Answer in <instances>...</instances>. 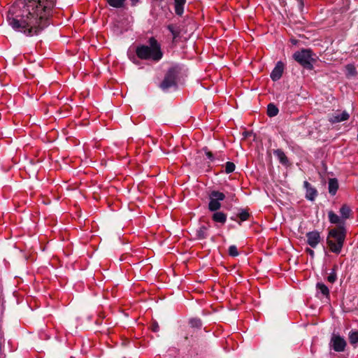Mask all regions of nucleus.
<instances>
[{
    "label": "nucleus",
    "instance_id": "nucleus-15",
    "mask_svg": "<svg viewBox=\"0 0 358 358\" xmlns=\"http://www.w3.org/2000/svg\"><path fill=\"white\" fill-rule=\"evenodd\" d=\"M212 220L216 223H220L224 225L227 222V214L222 211L213 212L212 215Z\"/></svg>",
    "mask_w": 358,
    "mask_h": 358
},
{
    "label": "nucleus",
    "instance_id": "nucleus-13",
    "mask_svg": "<svg viewBox=\"0 0 358 358\" xmlns=\"http://www.w3.org/2000/svg\"><path fill=\"white\" fill-rule=\"evenodd\" d=\"M273 154L278 159L280 164L285 166H289L291 163L289 161L288 157L282 149H276L273 150Z\"/></svg>",
    "mask_w": 358,
    "mask_h": 358
},
{
    "label": "nucleus",
    "instance_id": "nucleus-34",
    "mask_svg": "<svg viewBox=\"0 0 358 358\" xmlns=\"http://www.w3.org/2000/svg\"><path fill=\"white\" fill-rule=\"evenodd\" d=\"M252 134V131H244L242 134L244 138H247L250 137Z\"/></svg>",
    "mask_w": 358,
    "mask_h": 358
},
{
    "label": "nucleus",
    "instance_id": "nucleus-40",
    "mask_svg": "<svg viewBox=\"0 0 358 358\" xmlns=\"http://www.w3.org/2000/svg\"><path fill=\"white\" fill-rule=\"evenodd\" d=\"M156 1L161 3L163 2H166L167 0H156Z\"/></svg>",
    "mask_w": 358,
    "mask_h": 358
},
{
    "label": "nucleus",
    "instance_id": "nucleus-37",
    "mask_svg": "<svg viewBox=\"0 0 358 358\" xmlns=\"http://www.w3.org/2000/svg\"><path fill=\"white\" fill-rule=\"evenodd\" d=\"M290 41L293 45H296L298 43V40L294 38H291Z\"/></svg>",
    "mask_w": 358,
    "mask_h": 358
},
{
    "label": "nucleus",
    "instance_id": "nucleus-8",
    "mask_svg": "<svg viewBox=\"0 0 358 358\" xmlns=\"http://www.w3.org/2000/svg\"><path fill=\"white\" fill-rule=\"evenodd\" d=\"M251 217L252 215L248 208H240L238 213L235 216L231 217V220L241 225L243 222L248 220Z\"/></svg>",
    "mask_w": 358,
    "mask_h": 358
},
{
    "label": "nucleus",
    "instance_id": "nucleus-31",
    "mask_svg": "<svg viewBox=\"0 0 358 358\" xmlns=\"http://www.w3.org/2000/svg\"><path fill=\"white\" fill-rule=\"evenodd\" d=\"M150 329L153 332H157L159 329L158 323L156 321H153L150 324Z\"/></svg>",
    "mask_w": 358,
    "mask_h": 358
},
{
    "label": "nucleus",
    "instance_id": "nucleus-16",
    "mask_svg": "<svg viewBox=\"0 0 358 358\" xmlns=\"http://www.w3.org/2000/svg\"><path fill=\"white\" fill-rule=\"evenodd\" d=\"M340 214L341 217L343 220H346L347 219H349L352 215V210L351 208L346 203H344L341 206L340 208Z\"/></svg>",
    "mask_w": 358,
    "mask_h": 358
},
{
    "label": "nucleus",
    "instance_id": "nucleus-23",
    "mask_svg": "<svg viewBox=\"0 0 358 358\" xmlns=\"http://www.w3.org/2000/svg\"><path fill=\"white\" fill-rule=\"evenodd\" d=\"M189 327L192 329H201L202 327V322L199 318L193 317L189 320Z\"/></svg>",
    "mask_w": 358,
    "mask_h": 358
},
{
    "label": "nucleus",
    "instance_id": "nucleus-4",
    "mask_svg": "<svg viewBox=\"0 0 358 358\" xmlns=\"http://www.w3.org/2000/svg\"><path fill=\"white\" fill-rule=\"evenodd\" d=\"M313 55L315 54L311 49L303 48L296 51L292 55V58L303 69L311 71L314 69L313 63H315L317 61L316 59L313 57Z\"/></svg>",
    "mask_w": 358,
    "mask_h": 358
},
{
    "label": "nucleus",
    "instance_id": "nucleus-35",
    "mask_svg": "<svg viewBox=\"0 0 358 358\" xmlns=\"http://www.w3.org/2000/svg\"><path fill=\"white\" fill-rule=\"evenodd\" d=\"M193 334H194V331L192 332H190L187 330V332L186 333L185 336V340H188L189 338V336H190L191 337L193 336Z\"/></svg>",
    "mask_w": 358,
    "mask_h": 358
},
{
    "label": "nucleus",
    "instance_id": "nucleus-14",
    "mask_svg": "<svg viewBox=\"0 0 358 358\" xmlns=\"http://www.w3.org/2000/svg\"><path fill=\"white\" fill-rule=\"evenodd\" d=\"M350 117V115L345 111H343L341 114L332 115L329 118V121L331 124H336L343 121L348 120Z\"/></svg>",
    "mask_w": 358,
    "mask_h": 358
},
{
    "label": "nucleus",
    "instance_id": "nucleus-19",
    "mask_svg": "<svg viewBox=\"0 0 358 358\" xmlns=\"http://www.w3.org/2000/svg\"><path fill=\"white\" fill-rule=\"evenodd\" d=\"M167 29L171 33L173 36V41H176L178 38L180 37L181 29L180 27L176 26L173 24H170L167 25Z\"/></svg>",
    "mask_w": 358,
    "mask_h": 358
},
{
    "label": "nucleus",
    "instance_id": "nucleus-28",
    "mask_svg": "<svg viewBox=\"0 0 358 358\" xmlns=\"http://www.w3.org/2000/svg\"><path fill=\"white\" fill-rule=\"evenodd\" d=\"M228 252L231 257H237L239 254L236 245L229 246Z\"/></svg>",
    "mask_w": 358,
    "mask_h": 358
},
{
    "label": "nucleus",
    "instance_id": "nucleus-22",
    "mask_svg": "<svg viewBox=\"0 0 358 358\" xmlns=\"http://www.w3.org/2000/svg\"><path fill=\"white\" fill-rule=\"evenodd\" d=\"M106 3L111 7L122 8L124 6L126 0H106Z\"/></svg>",
    "mask_w": 358,
    "mask_h": 358
},
{
    "label": "nucleus",
    "instance_id": "nucleus-21",
    "mask_svg": "<svg viewBox=\"0 0 358 358\" xmlns=\"http://www.w3.org/2000/svg\"><path fill=\"white\" fill-rule=\"evenodd\" d=\"M278 112L279 110L275 104L272 103L268 104L266 114L268 117H275L278 115Z\"/></svg>",
    "mask_w": 358,
    "mask_h": 358
},
{
    "label": "nucleus",
    "instance_id": "nucleus-7",
    "mask_svg": "<svg viewBox=\"0 0 358 358\" xmlns=\"http://www.w3.org/2000/svg\"><path fill=\"white\" fill-rule=\"evenodd\" d=\"M329 345L335 352H341L345 351L347 343L340 335L333 334Z\"/></svg>",
    "mask_w": 358,
    "mask_h": 358
},
{
    "label": "nucleus",
    "instance_id": "nucleus-25",
    "mask_svg": "<svg viewBox=\"0 0 358 358\" xmlns=\"http://www.w3.org/2000/svg\"><path fill=\"white\" fill-rule=\"evenodd\" d=\"M338 269V266L336 264H334L332 268V272L327 277V280L331 282L334 283L337 279V275H336V271Z\"/></svg>",
    "mask_w": 358,
    "mask_h": 358
},
{
    "label": "nucleus",
    "instance_id": "nucleus-33",
    "mask_svg": "<svg viewBox=\"0 0 358 358\" xmlns=\"http://www.w3.org/2000/svg\"><path fill=\"white\" fill-rule=\"evenodd\" d=\"M299 4V8L301 11L303 10L304 7V0H296Z\"/></svg>",
    "mask_w": 358,
    "mask_h": 358
},
{
    "label": "nucleus",
    "instance_id": "nucleus-6",
    "mask_svg": "<svg viewBox=\"0 0 358 358\" xmlns=\"http://www.w3.org/2000/svg\"><path fill=\"white\" fill-rule=\"evenodd\" d=\"M210 201L208 203V209L211 212H215L220 209L221 208V201L225 199V194L223 192L213 190L210 192Z\"/></svg>",
    "mask_w": 358,
    "mask_h": 358
},
{
    "label": "nucleus",
    "instance_id": "nucleus-27",
    "mask_svg": "<svg viewBox=\"0 0 358 358\" xmlns=\"http://www.w3.org/2000/svg\"><path fill=\"white\" fill-rule=\"evenodd\" d=\"M236 165L232 162H227L225 164V173L229 174L235 171Z\"/></svg>",
    "mask_w": 358,
    "mask_h": 358
},
{
    "label": "nucleus",
    "instance_id": "nucleus-38",
    "mask_svg": "<svg viewBox=\"0 0 358 358\" xmlns=\"http://www.w3.org/2000/svg\"><path fill=\"white\" fill-rule=\"evenodd\" d=\"M103 320V319L98 318V319L96 320V324H101V320Z\"/></svg>",
    "mask_w": 358,
    "mask_h": 358
},
{
    "label": "nucleus",
    "instance_id": "nucleus-2",
    "mask_svg": "<svg viewBox=\"0 0 358 358\" xmlns=\"http://www.w3.org/2000/svg\"><path fill=\"white\" fill-rule=\"evenodd\" d=\"M149 45H139L136 48L137 57L142 60L159 61L163 57L161 45L155 37L148 40Z\"/></svg>",
    "mask_w": 358,
    "mask_h": 358
},
{
    "label": "nucleus",
    "instance_id": "nucleus-3",
    "mask_svg": "<svg viewBox=\"0 0 358 358\" xmlns=\"http://www.w3.org/2000/svg\"><path fill=\"white\" fill-rule=\"evenodd\" d=\"M346 227H336L329 230L327 244L330 252L340 254L346 238Z\"/></svg>",
    "mask_w": 358,
    "mask_h": 358
},
{
    "label": "nucleus",
    "instance_id": "nucleus-12",
    "mask_svg": "<svg viewBox=\"0 0 358 358\" xmlns=\"http://www.w3.org/2000/svg\"><path fill=\"white\" fill-rule=\"evenodd\" d=\"M328 217L330 223L337 224L336 227H345V222L341 217H339L334 211L330 210L328 212Z\"/></svg>",
    "mask_w": 358,
    "mask_h": 358
},
{
    "label": "nucleus",
    "instance_id": "nucleus-20",
    "mask_svg": "<svg viewBox=\"0 0 358 358\" xmlns=\"http://www.w3.org/2000/svg\"><path fill=\"white\" fill-rule=\"evenodd\" d=\"M210 227L209 222L207 225H203L196 231V236L199 239H205L207 237V231Z\"/></svg>",
    "mask_w": 358,
    "mask_h": 358
},
{
    "label": "nucleus",
    "instance_id": "nucleus-26",
    "mask_svg": "<svg viewBox=\"0 0 358 358\" xmlns=\"http://www.w3.org/2000/svg\"><path fill=\"white\" fill-rule=\"evenodd\" d=\"M349 341L350 344H358V331H351L349 334Z\"/></svg>",
    "mask_w": 358,
    "mask_h": 358
},
{
    "label": "nucleus",
    "instance_id": "nucleus-32",
    "mask_svg": "<svg viewBox=\"0 0 358 358\" xmlns=\"http://www.w3.org/2000/svg\"><path fill=\"white\" fill-rule=\"evenodd\" d=\"M305 252L308 254L312 258L314 257L315 256V252L314 251L311 249V248H306V250H305Z\"/></svg>",
    "mask_w": 358,
    "mask_h": 358
},
{
    "label": "nucleus",
    "instance_id": "nucleus-17",
    "mask_svg": "<svg viewBox=\"0 0 358 358\" xmlns=\"http://www.w3.org/2000/svg\"><path fill=\"white\" fill-rule=\"evenodd\" d=\"M338 180L335 178H329L328 181V189H329V193L334 196L338 189Z\"/></svg>",
    "mask_w": 358,
    "mask_h": 358
},
{
    "label": "nucleus",
    "instance_id": "nucleus-11",
    "mask_svg": "<svg viewBox=\"0 0 358 358\" xmlns=\"http://www.w3.org/2000/svg\"><path fill=\"white\" fill-rule=\"evenodd\" d=\"M303 187L306 189V199L311 201H315L318 194L316 188L313 187L308 181L303 182Z\"/></svg>",
    "mask_w": 358,
    "mask_h": 358
},
{
    "label": "nucleus",
    "instance_id": "nucleus-1",
    "mask_svg": "<svg viewBox=\"0 0 358 358\" xmlns=\"http://www.w3.org/2000/svg\"><path fill=\"white\" fill-rule=\"evenodd\" d=\"M54 6V0H19L9 8L7 20L15 30L37 35L50 24Z\"/></svg>",
    "mask_w": 358,
    "mask_h": 358
},
{
    "label": "nucleus",
    "instance_id": "nucleus-9",
    "mask_svg": "<svg viewBox=\"0 0 358 358\" xmlns=\"http://www.w3.org/2000/svg\"><path fill=\"white\" fill-rule=\"evenodd\" d=\"M306 243L311 248H315L321 242L320 233L316 230L309 231L306 234Z\"/></svg>",
    "mask_w": 358,
    "mask_h": 358
},
{
    "label": "nucleus",
    "instance_id": "nucleus-18",
    "mask_svg": "<svg viewBox=\"0 0 358 358\" xmlns=\"http://www.w3.org/2000/svg\"><path fill=\"white\" fill-rule=\"evenodd\" d=\"M173 1L175 13L178 16L181 17L184 13L186 0H173Z\"/></svg>",
    "mask_w": 358,
    "mask_h": 358
},
{
    "label": "nucleus",
    "instance_id": "nucleus-5",
    "mask_svg": "<svg viewBox=\"0 0 358 358\" xmlns=\"http://www.w3.org/2000/svg\"><path fill=\"white\" fill-rule=\"evenodd\" d=\"M180 73V69L178 66H173L169 69L165 74L164 80L159 85V87L166 90L171 87L177 86V78Z\"/></svg>",
    "mask_w": 358,
    "mask_h": 358
},
{
    "label": "nucleus",
    "instance_id": "nucleus-29",
    "mask_svg": "<svg viewBox=\"0 0 358 358\" xmlns=\"http://www.w3.org/2000/svg\"><path fill=\"white\" fill-rule=\"evenodd\" d=\"M203 150L205 152L206 157L210 159V161L213 162L215 160L213 153L210 151L207 147L203 148Z\"/></svg>",
    "mask_w": 358,
    "mask_h": 358
},
{
    "label": "nucleus",
    "instance_id": "nucleus-39",
    "mask_svg": "<svg viewBox=\"0 0 358 358\" xmlns=\"http://www.w3.org/2000/svg\"><path fill=\"white\" fill-rule=\"evenodd\" d=\"M105 317V315L103 313H100L99 315V318L103 319Z\"/></svg>",
    "mask_w": 358,
    "mask_h": 358
},
{
    "label": "nucleus",
    "instance_id": "nucleus-10",
    "mask_svg": "<svg viewBox=\"0 0 358 358\" xmlns=\"http://www.w3.org/2000/svg\"><path fill=\"white\" fill-rule=\"evenodd\" d=\"M285 69V64L282 62L279 61L277 62L275 68L271 73L270 77L273 81H277L280 79L282 76Z\"/></svg>",
    "mask_w": 358,
    "mask_h": 358
},
{
    "label": "nucleus",
    "instance_id": "nucleus-30",
    "mask_svg": "<svg viewBox=\"0 0 358 358\" xmlns=\"http://www.w3.org/2000/svg\"><path fill=\"white\" fill-rule=\"evenodd\" d=\"M346 69L349 73L352 76H355L357 74L356 68L353 64H348L346 66Z\"/></svg>",
    "mask_w": 358,
    "mask_h": 358
},
{
    "label": "nucleus",
    "instance_id": "nucleus-24",
    "mask_svg": "<svg viewBox=\"0 0 358 358\" xmlns=\"http://www.w3.org/2000/svg\"><path fill=\"white\" fill-rule=\"evenodd\" d=\"M316 288L317 291L322 294V295L327 297L329 296V289L323 282H317Z\"/></svg>",
    "mask_w": 358,
    "mask_h": 358
},
{
    "label": "nucleus",
    "instance_id": "nucleus-36",
    "mask_svg": "<svg viewBox=\"0 0 358 358\" xmlns=\"http://www.w3.org/2000/svg\"><path fill=\"white\" fill-rule=\"evenodd\" d=\"M131 1V6H136L138 3L139 2V0H130Z\"/></svg>",
    "mask_w": 358,
    "mask_h": 358
}]
</instances>
